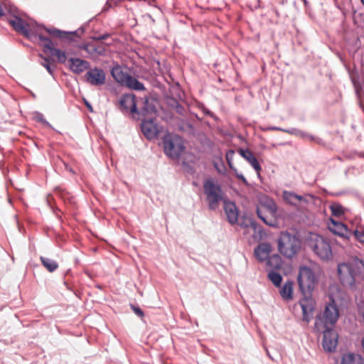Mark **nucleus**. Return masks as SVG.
Wrapping results in <instances>:
<instances>
[{
    "mask_svg": "<svg viewBox=\"0 0 364 364\" xmlns=\"http://www.w3.org/2000/svg\"><path fill=\"white\" fill-rule=\"evenodd\" d=\"M337 272L341 284L350 289H355L357 284L364 280V261L355 259L350 262L339 264Z\"/></svg>",
    "mask_w": 364,
    "mask_h": 364,
    "instance_id": "f257e3e1",
    "label": "nucleus"
},
{
    "mask_svg": "<svg viewBox=\"0 0 364 364\" xmlns=\"http://www.w3.org/2000/svg\"><path fill=\"white\" fill-rule=\"evenodd\" d=\"M203 187L209 209H217L220 203L225 200L224 193L215 179L206 178L203 183Z\"/></svg>",
    "mask_w": 364,
    "mask_h": 364,
    "instance_id": "f03ea898",
    "label": "nucleus"
},
{
    "mask_svg": "<svg viewBox=\"0 0 364 364\" xmlns=\"http://www.w3.org/2000/svg\"><path fill=\"white\" fill-rule=\"evenodd\" d=\"M307 245L321 259L328 261L332 259V250L328 239L316 233H310Z\"/></svg>",
    "mask_w": 364,
    "mask_h": 364,
    "instance_id": "7ed1b4c3",
    "label": "nucleus"
},
{
    "mask_svg": "<svg viewBox=\"0 0 364 364\" xmlns=\"http://www.w3.org/2000/svg\"><path fill=\"white\" fill-rule=\"evenodd\" d=\"M110 73L114 80L123 87L136 91L145 90V87L142 82L128 74L124 71V68L118 64L112 67Z\"/></svg>",
    "mask_w": 364,
    "mask_h": 364,
    "instance_id": "20e7f679",
    "label": "nucleus"
},
{
    "mask_svg": "<svg viewBox=\"0 0 364 364\" xmlns=\"http://www.w3.org/2000/svg\"><path fill=\"white\" fill-rule=\"evenodd\" d=\"M301 242L295 235L287 232H282L278 239V250L284 256L291 258L299 251Z\"/></svg>",
    "mask_w": 364,
    "mask_h": 364,
    "instance_id": "39448f33",
    "label": "nucleus"
},
{
    "mask_svg": "<svg viewBox=\"0 0 364 364\" xmlns=\"http://www.w3.org/2000/svg\"><path fill=\"white\" fill-rule=\"evenodd\" d=\"M9 23L16 31L29 39L37 36L39 38V35H42L41 30L43 28L32 20L26 21L19 17L14 16L9 21Z\"/></svg>",
    "mask_w": 364,
    "mask_h": 364,
    "instance_id": "423d86ee",
    "label": "nucleus"
},
{
    "mask_svg": "<svg viewBox=\"0 0 364 364\" xmlns=\"http://www.w3.org/2000/svg\"><path fill=\"white\" fill-rule=\"evenodd\" d=\"M164 153L169 158L176 159L179 157L185 146L183 139L177 134L168 133L163 137Z\"/></svg>",
    "mask_w": 364,
    "mask_h": 364,
    "instance_id": "0eeeda50",
    "label": "nucleus"
},
{
    "mask_svg": "<svg viewBox=\"0 0 364 364\" xmlns=\"http://www.w3.org/2000/svg\"><path fill=\"white\" fill-rule=\"evenodd\" d=\"M339 316L336 305L329 304L326 306L322 314L318 315L315 321V327L318 331L323 328H332Z\"/></svg>",
    "mask_w": 364,
    "mask_h": 364,
    "instance_id": "6e6552de",
    "label": "nucleus"
},
{
    "mask_svg": "<svg viewBox=\"0 0 364 364\" xmlns=\"http://www.w3.org/2000/svg\"><path fill=\"white\" fill-rule=\"evenodd\" d=\"M316 277L310 267L303 266L299 268L298 284L302 294H309L315 287Z\"/></svg>",
    "mask_w": 364,
    "mask_h": 364,
    "instance_id": "1a4fd4ad",
    "label": "nucleus"
},
{
    "mask_svg": "<svg viewBox=\"0 0 364 364\" xmlns=\"http://www.w3.org/2000/svg\"><path fill=\"white\" fill-rule=\"evenodd\" d=\"M259 205L257 208L258 217L267 225L272 226V222L268 221V215L273 216L277 212L274 202L267 196H262L259 199Z\"/></svg>",
    "mask_w": 364,
    "mask_h": 364,
    "instance_id": "9d476101",
    "label": "nucleus"
},
{
    "mask_svg": "<svg viewBox=\"0 0 364 364\" xmlns=\"http://www.w3.org/2000/svg\"><path fill=\"white\" fill-rule=\"evenodd\" d=\"M85 78L90 85L98 87L105 84L106 74L102 68H94L89 69L85 75Z\"/></svg>",
    "mask_w": 364,
    "mask_h": 364,
    "instance_id": "9b49d317",
    "label": "nucleus"
},
{
    "mask_svg": "<svg viewBox=\"0 0 364 364\" xmlns=\"http://www.w3.org/2000/svg\"><path fill=\"white\" fill-rule=\"evenodd\" d=\"M39 40L44 43L43 51L46 53L49 51L52 55L57 58L58 60L61 63H65L67 60V56L65 52L60 50L58 48L54 47V43L48 37L43 35H39Z\"/></svg>",
    "mask_w": 364,
    "mask_h": 364,
    "instance_id": "f8f14e48",
    "label": "nucleus"
},
{
    "mask_svg": "<svg viewBox=\"0 0 364 364\" xmlns=\"http://www.w3.org/2000/svg\"><path fill=\"white\" fill-rule=\"evenodd\" d=\"M323 338L322 345L325 350L333 352L336 350L338 344V333L332 328H323Z\"/></svg>",
    "mask_w": 364,
    "mask_h": 364,
    "instance_id": "ddd939ff",
    "label": "nucleus"
},
{
    "mask_svg": "<svg viewBox=\"0 0 364 364\" xmlns=\"http://www.w3.org/2000/svg\"><path fill=\"white\" fill-rule=\"evenodd\" d=\"M283 198L286 202L300 209L305 208L309 203L307 196H301L287 191L283 192Z\"/></svg>",
    "mask_w": 364,
    "mask_h": 364,
    "instance_id": "4468645a",
    "label": "nucleus"
},
{
    "mask_svg": "<svg viewBox=\"0 0 364 364\" xmlns=\"http://www.w3.org/2000/svg\"><path fill=\"white\" fill-rule=\"evenodd\" d=\"M304 298L299 301V305L303 312V320L307 323L311 320L312 317V312L314 309L315 301L309 294H303Z\"/></svg>",
    "mask_w": 364,
    "mask_h": 364,
    "instance_id": "2eb2a0df",
    "label": "nucleus"
},
{
    "mask_svg": "<svg viewBox=\"0 0 364 364\" xmlns=\"http://www.w3.org/2000/svg\"><path fill=\"white\" fill-rule=\"evenodd\" d=\"M141 129L143 134L149 140L155 139L159 133V129L154 120V117H151L147 119H142Z\"/></svg>",
    "mask_w": 364,
    "mask_h": 364,
    "instance_id": "dca6fc26",
    "label": "nucleus"
},
{
    "mask_svg": "<svg viewBox=\"0 0 364 364\" xmlns=\"http://www.w3.org/2000/svg\"><path fill=\"white\" fill-rule=\"evenodd\" d=\"M119 103V108L122 112H130L132 114H136L138 112L135 96L132 94L123 95L121 97Z\"/></svg>",
    "mask_w": 364,
    "mask_h": 364,
    "instance_id": "f3484780",
    "label": "nucleus"
},
{
    "mask_svg": "<svg viewBox=\"0 0 364 364\" xmlns=\"http://www.w3.org/2000/svg\"><path fill=\"white\" fill-rule=\"evenodd\" d=\"M69 68L75 73L80 74L90 68V63L85 60L77 58H71L68 60Z\"/></svg>",
    "mask_w": 364,
    "mask_h": 364,
    "instance_id": "a211bd4d",
    "label": "nucleus"
},
{
    "mask_svg": "<svg viewBox=\"0 0 364 364\" xmlns=\"http://www.w3.org/2000/svg\"><path fill=\"white\" fill-rule=\"evenodd\" d=\"M156 109L155 106V101L151 98H144L142 101V106L138 110L136 114L142 116L155 115Z\"/></svg>",
    "mask_w": 364,
    "mask_h": 364,
    "instance_id": "6ab92c4d",
    "label": "nucleus"
},
{
    "mask_svg": "<svg viewBox=\"0 0 364 364\" xmlns=\"http://www.w3.org/2000/svg\"><path fill=\"white\" fill-rule=\"evenodd\" d=\"M223 203L228 222L231 224L236 223L238 221V212L235 203L228 200H225Z\"/></svg>",
    "mask_w": 364,
    "mask_h": 364,
    "instance_id": "aec40b11",
    "label": "nucleus"
},
{
    "mask_svg": "<svg viewBox=\"0 0 364 364\" xmlns=\"http://www.w3.org/2000/svg\"><path fill=\"white\" fill-rule=\"evenodd\" d=\"M272 247L269 243H262L255 250V257L260 261L269 258Z\"/></svg>",
    "mask_w": 364,
    "mask_h": 364,
    "instance_id": "412c9836",
    "label": "nucleus"
},
{
    "mask_svg": "<svg viewBox=\"0 0 364 364\" xmlns=\"http://www.w3.org/2000/svg\"><path fill=\"white\" fill-rule=\"evenodd\" d=\"M341 364H364V360L358 354L347 353L343 355Z\"/></svg>",
    "mask_w": 364,
    "mask_h": 364,
    "instance_id": "4be33fe9",
    "label": "nucleus"
},
{
    "mask_svg": "<svg viewBox=\"0 0 364 364\" xmlns=\"http://www.w3.org/2000/svg\"><path fill=\"white\" fill-rule=\"evenodd\" d=\"M46 31L51 35L52 36L57 37L60 39H68L70 40L71 36L74 34L75 32H66L63 31L59 29L52 28H45Z\"/></svg>",
    "mask_w": 364,
    "mask_h": 364,
    "instance_id": "5701e85b",
    "label": "nucleus"
},
{
    "mask_svg": "<svg viewBox=\"0 0 364 364\" xmlns=\"http://www.w3.org/2000/svg\"><path fill=\"white\" fill-rule=\"evenodd\" d=\"M293 293V282L287 281L280 290L282 297L286 300L290 299L292 297Z\"/></svg>",
    "mask_w": 364,
    "mask_h": 364,
    "instance_id": "b1692460",
    "label": "nucleus"
},
{
    "mask_svg": "<svg viewBox=\"0 0 364 364\" xmlns=\"http://www.w3.org/2000/svg\"><path fill=\"white\" fill-rule=\"evenodd\" d=\"M282 258L278 255H273L267 259V265L272 270L280 269L282 267Z\"/></svg>",
    "mask_w": 364,
    "mask_h": 364,
    "instance_id": "393cba45",
    "label": "nucleus"
},
{
    "mask_svg": "<svg viewBox=\"0 0 364 364\" xmlns=\"http://www.w3.org/2000/svg\"><path fill=\"white\" fill-rule=\"evenodd\" d=\"M40 259L43 264V265L50 272H53L56 270L58 267V264L55 260L45 257H41Z\"/></svg>",
    "mask_w": 364,
    "mask_h": 364,
    "instance_id": "a878e982",
    "label": "nucleus"
},
{
    "mask_svg": "<svg viewBox=\"0 0 364 364\" xmlns=\"http://www.w3.org/2000/svg\"><path fill=\"white\" fill-rule=\"evenodd\" d=\"M283 131L285 132H287L289 134L296 135L297 136H299V137H301L302 139H306V140H309V141H314L315 140L314 136L310 135L308 133H306V132H303L301 130H299V129H295V128H293V129H291L283 130Z\"/></svg>",
    "mask_w": 364,
    "mask_h": 364,
    "instance_id": "bb28decb",
    "label": "nucleus"
},
{
    "mask_svg": "<svg viewBox=\"0 0 364 364\" xmlns=\"http://www.w3.org/2000/svg\"><path fill=\"white\" fill-rule=\"evenodd\" d=\"M268 278L276 287H279L282 281L281 274L274 270H271L268 273Z\"/></svg>",
    "mask_w": 364,
    "mask_h": 364,
    "instance_id": "cd10ccee",
    "label": "nucleus"
},
{
    "mask_svg": "<svg viewBox=\"0 0 364 364\" xmlns=\"http://www.w3.org/2000/svg\"><path fill=\"white\" fill-rule=\"evenodd\" d=\"M89 55H95L97 54H101L102 50H100L94 43H90L83 45L82 47Z\"/></svg>",
    "mask_w": 364,
    "mask_h": 364,
    "instance_id": "c85d7f7f",
    "label": "nucleus"
},
{
    "mask_svg": "<svg viewBox=\"0 0 364 364\" xmlns=\"http://www.w3.org/2000/svg\"><path fill=\"white\" fill-rule=\"evenodd\" d=\"M331 213L333 216L341 217L343 214V208L338 203H333L330 206Z\"/></svg>",
    "mask_w": 364,
    "mask_h": 364,
    "instance_id": "c756f323",
    "label": "nucleus"
},
{
    "mask_svg": "<svg viewBox=\"0 0 364 364\" xmlns=\"http://www.w3.org/2000/svg\"><path fill=\"white\" fill-rule=\"evenodd\" d=\"M178 128L182 132L191 133L193 131V125L186 121L181 120L178 124Z\"/></svg>",
    "mask_w": 364,
    "mask_h": 364,
    "instance_id": "7c9ffc66",
    "label": "nucleus"
},
{
    "mask_svg": "<svg viewBox=\"0 0 364 364\" xmlns=\"http://www.w3.org/2000/svg\"><path fill=\"white\" fill-rule=\"evenodd\" d=\"M41 57L42 58V60H43L41 62V65H43L50 75H53V71H54V67L52 66V63H51L50 59H48L47 58L42 57L41 55Z\"/></svg>",
    "mask_w": 364,
    "mask_h": 364,
    "instance_id": "2f4dec72",
    "label": "nucleus"
},
{
    "mask_svg": "<svg viewBox=\"0 0 364 364\" xmlns=\"http://www.w3.org/2000/svg\"><path fill=\"white\" fill-rule=\"evenodd\" d=\"M252 168L255 169L257 173V178L261 180L260 172L262 171V168L258 160L252 154Z\"/></svg>",
    "mask_w": 364,
    "mask_h": 364,
    "instance_id": "473e14b6",
    "label": "nucleus"
},
{
    "mask_svg": "<svg viewBox=\"0 0 364 364\" xmlns=\"http://www.w3.org/2000/svg\"><path fill=\"white\" fill-rule=\"evenodd\" d=\"M240 154L245 158L247 161L250 162V150L240 149H238Z\"/></svg>",
    "mask_w": 364,
    "mask_h": 364,
    "instance_id": "72a5a7b5",
    "label": "nucleus"
},
{
    "mask_svg": "<svg viewBox=\"0 0 364 364\" xmlns=\"http://www.w3.org/2000/svg\"><path fill=\"white\" fill-rule=\"evenodd\" d=\"M235 154V151L230 150L226 153V159L230 168H232V159Z\"/></svg>",
    "mask_w": 364,
    "mask_h": 364,
    "instance_id": "f704fd0d",
    "label": "nucleus"
},
{
    "mask_svg": "<svg viewBox=\"0 0 364 364\" xmlns=\"http://www.w3.org/2000/svg\"><path fill=\"white\" fill-rule=\"evenodd\" d=\"M355 238L360 242L364 244V232L360 230H355L353 232Z\"/></svg>",
    "mask_w": 364,
    "mask_h": 364,
    "instance_id": "c9c22d12",
    "label": "nucleus"
},
{
    "mask_svg": "<svg viewBox=\"0 0 364 364\" xmlns=\"http://www.w3.org/2000/svg\"><path fill=\"white\" fill-rule=\"evenodd\" d=\"M34 119L37 122H42L43 124H48V122L44 119L43 115L40 112H36L34 114Z\"/></svg>",
    "mask_w": 364,
    "mask_h": 364,
    "instance_id": "e433bc0d",
    "label": "nucleus"
},
{
    "mask_svg": "<svg viewBox=\"0 0 364 364\" xmlns=\"http://www.w3.org/2000/svg\"><path fill=\"white\" fill-rule=\"evenodd\" d=\"M131 308L137 316H139V317L144 316V312L139 307L135 306L134 305H131Z\"/></svg>",
    "mask_w": 364,
    "mask_h": 364,
    "instance_id": "4c0bfd02",
    "label": "nucleus"
},
{
    "mask_svg": "<svg viewBox=\"0 0 364 364\" xmlns=\"http://www.w3.org/2000/svg\"><path fill=\"white\" fill-rule=\"evenodd\" d=\"M239 224L241 227L248 228L250 225V219L245 218L243 220L240 221Z\"/></svg>",
    "mask_w": 364,
    "mask_h": 364,
    "instance_id": "58836bf2",
    "label": "nucleus"
},
{
    "mask_svg": "<svg viewBox=\"0 0 364 364\" xmlns=\"http://www.w3.org/2000/svg\"><path fill=\"white\" fill-rule=\"evenodd\" d=\"M176 112L180 114H183V112L185 111V109L183 106H181L178 102H176Z\"/></svg>",
    "mask_w": 364,
    "mask_h": 364,
    "instance_id": "ea45409f",
    "label": "nucleus"
},
{
    "mask_svg": "<svg viewBox=\"0 0 364 364\" xmlns=\"http://www.w3.org/2000/svg\"><path fill=\"white\" fill-rule=\"evenodd\" d=\"M108 36H109V34H103V35H100V36H94V37H92V39L95 40V41H102V40L106 39Z\"/></svg>",
    "mask_w": 364,
    "mask_h": 364,
    "instance_id": "a19ab883",
    "label": "nucleus"
},
{
    "mask_svg": "<svg viewBox=\"0 0 364 364\" xmlns=\"http://www.w3.org/2000/svg\"><path fill=\"white\" fill-rule=\"evenodd\" d=\"M331 222L333 225L338 226V228L340 229V230H346V227L345 225H343V223H337L336 221H334L333 220H331Z\"/></svg>",
    "mask_w": 364,
    "mask_h": 364,
    "instance_id": "79ce46f5",
    "label": "nucleus"
},
{
    "mask_svg": "<svg viewBox=\"0 0 364 364\" xmlns=\"http://www.w3.org/2000/svg\"><path fill=\"white\" fill-rule=\"evenodd\" d=\"M237 178L241 179L245 183L247 184V181L242 175H237Z\"/></svg>",
    "mask_w": 364,
    "mask_h": 364,
    "instance_id": "37998d69",
    "label": "nucleus"
},
{
    "mask_svg": "<svg viewBox=\"0 0 364 364\" xmlns=\"http://www.w3.org/2000/svg\"><path fill=\"white\" fill-rule=\"evenodd\" d=\"M251 225H252V229L255 231L257 230V225L255 224V223L252 221Z\"/></svg>",
    "mask_w": 364,
    "mask_h": 364,
    "instance_id": "c03bdc74",
    "label": "nucleus"
},
{
    "mask_svg": "<svg viewBox=\"0 0 364 364\" xmlns=\"http://www.w3.org/2000/svg\"><path fill=\"white\" fill-rule=\"evenodd\" d=\"M87 108H90V109H92L91 105H90L88 103H87Z\"/></svg>",
    "mask_w": 364,
    "mask_h": 364,
    "instance_id": "a18cd8bd",
    "label": "nucleus"
},
{
    "mask_svg": "<svg viewBox=\"0 0 364 364\" xmlns=\"http://www.w3.org/2000/svg\"><path fill=\"white\" fill-rule=\"evenodd\" d=\"M360 1L364 4V0H360Z\"/></svg>",
    "mask_w": 364,
    "mask_h": 364,
    "instance_id": "49530a36",
    "label": "nucleus"
}]
</instances>
